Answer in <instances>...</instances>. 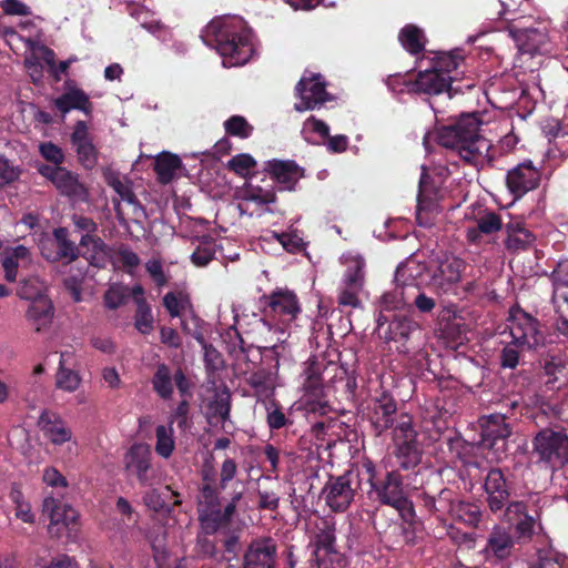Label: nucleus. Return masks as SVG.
Masks as SVG:
<instances>
[{
	"instance_id": "f257e3e1",
	"label": "nucleus",
	"mask_w": 568,
	"mask_h": 568,
	"mask_svg": "<svg viewBox=\"0 0 568 568\" xmlns=\"http://www.w3.org/2000/svg\"><path fill=\"white\" fill-rule=\"evenodd\" d=\"M483 120L478 113H462L449 123L435 129L438 145L450 151L464 164L477 168L490 143L480 133Z\"/></svg>"
},
{
	"instance_id": "f03ea898",
	"label": "nucleus",
	"mask_w": 568,
	"mask_h": 568,
	"mask_svg": "<svg viewBox=\"0 0 568 568\" xmlns=\"http://www.w3.org/2000/svg\"><path fill=\"white\" fill-rule=\"evenodd\" d=\"M202 39L206 45L215 48L227 68L245 64L254 52L252 33L240 21L213 20Z\"/></svg>"
},
{
	"instance_id": "7ed1b4c3",
	"label": "nucleus",
	"mask_w": 568,
	"mask_h": 568,
	"mask_svg": "<svg viewBox=\"0 0 568 568\" xmlns=\"http://www.w3.org/2000/svg\"><path fill=\"white\" fill-rule=\"evenodd\" d=\"M362 470L364 479L369 483V497L373 500L393 507L398 511L399 517H412L414 504L408 498L403 476L397 470H386L382 474L369 459L362 463Z\"/></svg>"
},
{
	"instance_id": "20e7f679",
	"label": "nucleus",
	"mask_w": 568,
	"mask_h": 568,
	"mask_svg": "<svg viewBox=\"0 0 568 568\" xmlns=\"http://www.w3.org/2000/svg\"><path fill=\"white\" fill-rule=\"evenodd\" d=\"M531 446V456L541 467L556 471L568 465V434L564 429H540Z\"/></svg>"
},
{
	"instance_id": "39448f33",
	"label": "nucleus",
	"mask_w": 568,
	"mask_h": 568,
	"mask_svg": "<svg viewBox=\"0 0 568 568\" xmlns=\"http://www.w3.org/2000/svg\"><path fill=\"white\" fill-rule=\"evenodd\" d=\"M363 479L362 466L352 467L342 475H329L321 496L333 513H344L354 501Z\"/></svg>"
},
{
	"instance_id": "423d86ee",
	"label": "nucleus",
	"mask_w": 568,
	"mask_h": 568,
	"mask_svg": "<svg viewBox=\"0 0 568 568\" xmlns=\"http://www.w3.org/2000/svg\"><path fill=\"white\" fill-rule=\"evenodd\" d=\"M395 456L404 470L414 469L422 459L423 449L409 415H403L394 428Z\"/></svg>"
},
{
	"instance_id": "0eeeda50",
	"label": "nucleus",
	"mask_w": 568,
	"mask_h": 568,
	"mask_svg": "<svg viewBox=\"0 0 568 568\" xmlns=\"http://www.w3.org/2000/svg\"><path fill=\"white\" fill-rule=\"evenodd\" d=\"M376 322L379 331L387 324L385 339L393 342L398 353L407 354L413 339L420 334L419 324L410 315L399 313L387 316L379 313Z\"/></svg>"
},
{
	"instance_id": "6e6552de",
	"label": "nucleus",
	"mask_w": 568,
	"mask_h": 568,
	"mask_svg": "<svg viewBox=\"0 0 568 568\" xmlns=\"http://www.w3.org/2000/svg\"><path fill=\"white\" fill-rule=\"evenodd\" d=\"M266 318L284 325L293 322L302 312L297 295L287 288H276L260 298Z\"/></svg>"
},
{
	"instance_id": "1a4fd4ad",
	"label": "nucleus",
	"mask_w": 568,
	"mask_h": 568,
	"mask_svg": "<svg viewBox=\"0 0 568 568\" xmlns=\"http://www.w3.org/2000/svg\"><path fill=\"white\" fill-rule=\"evenodd\" d=\"M503 414H490L479 418L480 444L483 448L493 450L497 459L506 456L508 438L513 434V427Z\"/></svg>"
},
{
	"instance_id": "9d476101",
	"label": "nucleus",
	"mask_w": 568,
	"mask_h": 568,
	"mask_svg": "<svg viewBox=\"0 0 568 568\" xmlns=\"http://www.w3.org/2000/svg\"><path fill=\"white\" fill-rule=\"evenodd\" d=\"M510 335L515 343L528 349L545 345L546 336L540 322L520 307L511 308L509 315Z\"/></svg>"
},
{
	"instance_id": "9b49d317",
	"label": "nucleus",
	"mask_w": 568,
	"mask_h": 568,
	"mask_svg": "<svg viewBox=\"0 0 568 568\" xmlns=\"http://www.w3.org/2000/svg\"><path fill=\"white\" fill-rule=\"evenodd\" d=\"M404 414L398 415L397 402L388 390H382L372 397L367 406V416L376 436L395 428Z\"/></svg>"
},
{
	"instance_id": "f8f14e48",
	"label": "nucleus",
	"mask_w": 568,
	"mask_h": 568,
	"mask_svg": "<svg viewBox=\"0 0 568 568\" xmlns=\"http://www.w3.org/2000/svg\"><path fill=\"white\" fill-rule=\"evenodd\" d=\"M154 393L163 400L172 398L174 385L181 397H191L192 382L187 378L182 368H178L174 373L165 363L156 365L155 372L151 378Z\"/></svg>"
},
{
	"instance_id": "ddd939ff",
	"label": "nucleus",
	"mask_w": 568,
	"mask_h": 568,
	"mask_svg": "<svg viewBox=\"0 0 568 568\" xmlns=\"http://www.w3.org/2000/svg\"><path fill=\"white\" fill-rule=\"evenodd\" d=\"M497 518L514 528V536L518 542H528L536 534L539 514H529L528 505L525 500H515L509 504Z\"/></svg>"
},
{
	"instance_id": "4468645a",
	"label": "nucleus",
	"mask_w": 568,
	"mask_h": 568,
	"mask_svg": "<svg viewBox=\"0 0 568 568\" xmlns=\"http://www.w3.org/2000/svg\"><path fill=\"white\" fill-rule=\"evenodd\" d=\"M484 491L487 507L496 517L515 501L511 499V483L508 481L505 471L500 468H489L484 480Z\"/></svg>"
},
{
	"instance_id": "2eb2a0df",
	"label": "nucleus",
	"mask_w": 568,
	"mask_h": 568,
	"mask_svg": "<svg viewBox=\"0 0 568 568\" xmlns=\"http://www.w3.org/2000/svg\"><path fill=\"white\" fill-rule=\"evenodd\" d=\"M456 75H443L433 68L419 71L414 81L409 82V93H423L428 95H438L444 92L453 98L456 94L464 93L463 87L455 84Z\"/></svg>"
},
{
	"instance_id": "dca6fc26",
	"label": "nucleus",
	"mask_w": 568,
	"mask_h": 568,
	"mask_svg": "<svg viewBox=\"0 0 568 568\" xmlns=\"http://www.w3.org/2000/svg\"><path fill=\"white\" fill-rule=\"evenodd\" d=\"M295 97L300 99V102L294 104L297 112L320 109L331 100L326 83L320 73H312L310 77L304 74L295 85Z\"/></svg>"
},
{
	"instance_id": "f3484780",
	"label": "nucleus",
	"mask_w": 568,
	"mask_h": 568,
	"mask_svg": "<svg viewBox=\"0 0 568 568\" xmlns=\"http://www.w3.org/2000/svg\"><path fill=\"white\" fill-rule=\"evenodd\" d=\"M37 170L40 175L54 185L61 195L77 201L87 199L88 192L83 183L80 182L79 174L64 166H50L43 163L39 164Z\"/></svg>"
},
{
	"instance_id": "a211bd4d",
	"label": "nucleus",
	"mask_w": 568,
	"mask_h": 568,
	"mask_svg": "<svg viewBox=\"0 0 568 568\" xmlns=\"http://www.w3.org/2000/svg\"><path fill=\"white\" fill-rule=\"evenodd\" d=\"M70 232L64 226H59L52 231V240L42 241L40 251L42 257L50 263L64 262L67 264L74 262L80 256V245H77L69 239Z\"/></svg>"
},
{
	"instance_id": "6ab92c4d",
	"label": "nucleus",
	"mask_w": 568,
	"mask_h": 568,
	"mask_svg": "<svg viewBox=\"0 0 568 568\" xmlns=\"http://www.w3.org/2000/svg\"><path fill=\"white\" fill-rule=\"evenodd\" d=\"M151 459L152 454L149 446L133 444L123 459L126 475L135 477L141 486H151L154 479Z\"/></svg>"
},
{
	"instance_id": "aec40b11",
	"label": "nucleus",
	"mask_w": 568,
	"mask_h": 568,
	"mask_svg": "<svg viewBox=\"0 0 568 568\" xmlns=\"http://www.w3.org/2000/svg\"><path fill=\"white\" fill-rule=\"evenodd\" d=\"M242 568H277V542L271 537H258L246 547Z\"/></svg>"
},
{
	"instance_id": "412c9836",
	"label": "nucleus",
	"mask_w": 568,
	"mask_h": 568,
	"mask_svg": "<svg viewBox=\"0 0 568 568\" xmlns=\"http://www.w3.org/2000/svg\"><path fill=\"white\" fill-rule=\"evenodd\" d=\"M465 268L466 263L460 257L446 255L438 258L435 268L432 271L430 284L436 290L446 293L460 282Z\"/></svg>"
},
{
	"instance_id": "4be33fe9",
	"label": "nucleus",
	"mask_w": 568,
	"mask_h": 568,
	"mask_svg": "<svg viewBox=\"0 0 568 568\" xmlns=\"http://www.w3.org/2000/svg\"><path fill=\"white\" fill-rule=\"evenodd\" d=\"M70 142L74 148L79 163L84 169L92 170L98 164L99 150L93 144V138L85 121L78 120L74 123Z\"/></svg>"
},
{
	"instance_id": "5701e85b",
	"label": "nucleus",
	"mask_w": 568,
	"mask_h": 568,
	"mask_svg": "<svg viewBox=\"0 0 568 568\" xmlns=\"http://www.w3.org/2000/svg\"><path fill=\"white\" fill-rule=\"evenodd\" d=\"M53 105L62 118L72 110L80 111L89 118L93 112V103L90 101L89 94L83 89L77 87L73 80L64 82V91L53 100Z\"/></svg>"
},
{
	"instance_id": "b1692460",
	"label": "nucleus",
	"mask_w": 568,
	"mask_h": 568,
	"mask_svg": "<svg viewBox=\"0 0 568 568\" xmlns=\"http://www.w3.org/2000/svg\"><path fill=\"white\" fill-rule=\"evenodd\" d=\"M539 181L540 173L530 161L520 163L509 170L506 176V185L516 199L536 189Z\"/></svg>"
},
{
	"instance_id": "393cba45",
	"label": "nucleus",
	"mask_w": 568,
	"mask_h": 568,
	"mask_svg": "<svg viewBox=\"0 0 568 568\" xmlns=\"http://www.w3.org/2000/svg\"><path fill=\"white\" fill-rule=\"evenodd\" d=\"M265 171L280 184V191H293L304 176V169L293 160H271L265 163Z\"/></svg>"
},
{
	"instance_id": "a878e982",
	"label": "nucleus",
	"mask_w": 568,
	"mask_h": 568,
	"mask_svg": "<svg viewBox=\"0 0 568 568\" xmlns=\"http://www.w3.org/2000/svg\"><path fill=\"white\" fill-rule=\"evenodd\" d=\"M515 547V537L505 528L495 525L489 532L483 554L487 560L501 561L509 558Z\"/></svg>"
},
{
	"instance_id": "bb28decb",
	"label": "nucleus",
	"mask_w": 568,
	"mask_h": 568,
	"mask_svg": "<svg viewBox=\"0 0 568 568\" xmlns=\"http://www.w3.org/2000/svg\"><path fill=\"white\" fill-rule=\"evenodd\" d=\"M507 234L504 241L505 247L510 253L527 251L532 247L536 236L530 232L521 221L510 220L505 224Z\"/></svg>"
},
{
	"instance_id": "cd10ccee",
	"label": "nucleus",
	"mask_w": 568,
	"mask_h": 568,
	"mask_svg": "<svg viewBox=\"0 0 568 568\" xmlns=\"http://www.w3.org/2000/svg\"><path fill=\"white\" fill-rule=\"evenodd\" d=\"M39 426L44 436L54 445H62L72 437L71 429L65 426L62 418L50 410H43L39 417Z\"/></svg>"
},
{
	"instance_id": "c85d7f7f",
	"label": "nucleus",
	"mask_w": 568,
	"mask_h": 568,
	"mask_svg": "<svg viewBox=\"0 0 568 568\" xmlns=\"http://www.w3.org/2000/svg\"><path fill=\"white\" fill-rule=\"evenodd\" d=\"M192 321L195 328H189L185 321L182 323V329L185 334L191 335L204 349V362L209 369L216 371L223 365V358L220 352H217L212 345L206 343L202 331L203 321L199 316H193Z\"/></svg>"
},
{
	"instance_id": "c756f323",
	"label": "nucleus",
	"mask_w": 568,
	"mask_h": 568,
	"mask_svg": "<svg viewBox=\"0 0 568 568\" xmlns=\"http://www.w3.org/2000/svg\"><path fill=\"white\" fill-rule=\"evenodd\" d=\"M81 248H85L84 252H80L91 266L97 268H104L108 263L110 247L105 242L99 237H90L89 235H82L79 243Z\"/></svg>"
},
{
	"instance_id": "7c9ffc66",
	"label": "nucleus",
	"mask_w": 568,
	"mask_h": 568,
	"mask_svg": "<svg viewBox=\"0 0 568 568\" xmlns=\"http://www.w3.org/2000/svg\"><path fill=\"white\" fill-rule=\"evenodd\" d=\"M505 227L499 214L485 211L476 219V226L468 227L466 239L469 243H480L483 235H491Z\"/></svg>"
},
{
	"instance_id": "2f4dec72",
	"label": "nucleus",
	"mask_w": 568,
	"mask_h": 568,
	"mask_svg": "<svg viewBox=\"0 0 568 568\" xmlns=\"http://www.w3.org/2000/svg\"><path fill=\"white\" fill-rule=\"evenodd\" d=\"M2 267L4 270V278L12 283L17 280V271L20 265H27L31 262V254L24 245L7 247L2 254Z\"/></svg>"
},
{
	"instance_id": "473e14b6",
	"label": "nucleus",
	"mask_w": 568,
	"mask_h": 568,
	"mask_svg": "<svg viewBox=\"0 0 568 568\" xmlns=\"http://www.w3.org/2000/svg\"><path fill=\"white\" fill-rule=\"evenodd\" d=\"M437 195L436 190H428L425 179H420L418 203L416 206V222L419 226L429 227L434 223V199Z\"/></svg>"
},
{
	"instance_id": "72a5a7b5",
	"label": "nucleus",
	"mask_w": 568,
	"mask_h": 568,
	"mask_svg": "<svg viewBox=\"0 0 568 568\" xmlns=\"http://www.w3.org/2000/svg\"><path fill=\"white\" fill-rule=\"evenodd\" d=\"M54 315V307L48 296H38L34 298L27 311V317L36 326V331L40 332L42 327L48 326Z\"/></svg>"
},
{
	"instance_id": "f704fd0d",
	"label": "nucleus",
	"mask_w": 568,
	"mask_h": 568,
	"mask_svg": "<svg viewBox=\"0 0 568 568\" xmlns=\"http://www.w3.org/2000/svg\"><path fill=\"white\" fill-rule=\"evenodd\" d=\"M182 168V160L179 155L170 152H161L153 163V170L161 184H169L173 181L176 172Z\"/></svg>"
},
{
	"instance_id": "c9c22d12",
	"label": "nucleus",
	"mask_w": 568,
	"mask_h": 568,
	"mask_svg": "<svg viewBox=\"0 0 568 568\" xmlns=\"http://www.w3.org/2000/svg\"><path fill=\"white\" fill-rule=\"evenodd\" d=\"M69 505L53 497H47L43 500V513L48 515L50 524L48 531L51 537L60 538L63 536V521Z\"/></svg>"
},
{
	"instance_id": "e433bc0d",
	"label": "nucleus",
	"mask_w": 568,
	"mask_h": 568,
	"mask_svg": "<svg viewBox=\"0 0 568 568\" xmlns=\"http://www.w3.org/2000/svg\"><path fill=\"white\" fill-rule=\"evenodd\" d=\"M427 270L426 264L419 263L414 258H408L399 264L395 272V282L397 286H417L418 280Z\"/></svg>"
},
{
	"instance_id": "4c0bfd02",
	"label": "nucleus",
	"mask_w": 568,
	"mask_h": 568,
	"mask_svg": "<svg viewBox=\"0 0 568 568\" xmlns=\"http://www.w3.org/2000/svg\"><path fill=\"white\" fill-rule=\"evenodd\" d=\"M336 528L333 519L321 518L315 526L310 546L313 549L336 547Z\"/></svg>"
},
{
	"instance_id": "58836bf2",
	"label": "nucleus",
	"mask_w": 568,
	"mask_h": 568,
	"mask_svg": "<svg viewBox=\"0 0 568 568\" xmlns=\"http://www.w3.org/2000/svg\"><path fill=\"white\" fill-rule=\"evenodd\" d=\"M70 355L69 352H63L60 355L59 367L55 374V386L64 392L73 393L79 388L81 377L78 372L65 366Z\"/></svg>"
},
{
	"instance_id": "ea45409f",
	"label": "nucleus",
	"mask_w": 568,
	"mask_h": 568,
	"mask_svg": "<svg viewBox=\"0 0 568 568\" xmlns=\"http://www.w3.org/2000/svg\"><path fill=\"white\" fill-rule=\"evenodd\" d=\"M464 60L465 58L460 49H455L449 52L439 51L435 53L430 68L445 77L453 75L452 73L457 71L460 64L464 63Z\"/></svg>"
},
{
	"instance_id": "a19ab883",
	"label": "nucleus",
	"mask_w": 568,
	"mask_h": 568,
	"mask_svg": "<svg viewBox=\"0 0 568 568\" xmlns=\"http://www.w3.org/2000/svg\"><path fill=\"white\" fill-rule=\"evenodd\" d=\"M398 39L403 48L412 55H417L425 49L426 38L424 31L415 24H406L402 28Z\"/></svg>"
},
{
	"instance_id": "79ce46f5",
	"label": "nucleus",
	"mask_w": 568,
	"mask_h": 568,
	"mask_svg": "<svg viewBox=\"0 0 568 568\" xmlns=\"http://www.w3.org/2000/svg\"><path fill=\"white\" fill-rule=\"evenodd\" d=\"M345 564L344 555L336 548L313 549L308 568H342Z\"/></svg>"
},
{
	"instance_id": "37998d69",
	"label": "nucleus",
	"mask_w": 568,
	"mask_h": 568,
	"mask_svg": "<svg viewBox=\"0 0 568 568\" xmlns=\"http://www.w3.org/2000/svg\"><path fill=\"white\" fill-rule=\"evenodd\" d=\"M484 516L481 507L471 501L458 499L452 517L471 528H477Z\"/></svg>"
},
{
	"instance_id": "c03bdc74",
	"label": "nucleus",
	"mask_w": 568,
	"mask_h": 568,
	"mask_svg": "<svg viewBox=\"0 0 568 568\" xmlns=\"http://www.w3.org/2000/svg\"><path fill=\"white\" fill-rule=\"evenodd\" d=\"M202 528L209 535L223 532L230 525V520L223 516L222 509L219 507L210 509H199Z\"/></svg>"
},
{
	"instance_id": "a18cd8bd",
	"label": "nucleus",
	"mask_w": 568,
	"mask_h": 568,
	"mask_svg": "<svg viewBox=\"0 0 568 568\" xmlns=\"http://www.w3.org/2000/svg\"><path fill=\"white\" fill-rule=\"evenodd\" d=\"M247 384L254 390V396L258 400H265L274 393V383L271 373L265 369L253 372L247 378Z\"/></svg>"
},
{
	"instance_id": "49530a36",
	"label": "nucleus",
	"mask_w": 568,
	"mask_h": 568,
	"mask_svg": "<svg viewBox=\"0 0 568 568\" xmlns=\"http://www.w3.org/2000/svg\"><path fill=\"white\" fill-rule=\"evenodd\" d=\"M133 325L142 335H149L154 329V317L151 305L148 303L146 298L136 301Z\"/></svg>"
},
{
	"instance_id": "de8ad7c7",
	"label": "nucleus",
	"mask_w": 568,
	"mask_h": 568,
	"mask_svg": "<svg viewBox=\"0 0 568 568\" xmlns=\"http://www.w3.org/2000/svg\"><path fill=\"white\" fill-rule=\"evenodd\" d=\"M231 407V393L226 387L217 392L207 406L211 416L220 418L223 424L230 419Z\"/></svg>"
},
{
	"instance_id": "09e8293b",
	"label": "nucleus",
	"mask_w": 568,
	"mask_h": 568,
	"mask_svg": "<svg viewBox=\"0 0 568 568\" xmlns=\"http://www.w3.org/2000/svg\"><path fill=\"white\" fill-rule=\"evenodd\" d=\"M365 261L361 256L353 257L348 261L346 271L343 276V284L355 288L364 287Z\"/></svg>"
},
{
	"instance_id": "8fccbe9b",
	"label": "nucleus",
	"mask_w": 568,
	"mask_h": 568,
	"mask_svg": "<svg viewBox=\"0 0 568 568\" xmlns=\"http://www.w3.org/2000/svg\"><path fill=\"white\" fill-rule=\"evenodd\" d=\"M163 306L171 317H181L182 312L191 307V300L185 292H168L163 297Z\"/></svg>"
},
{
	"instance_id": "3c124183",
	"label": "nucleus",
	"mask_w": 568,
	"mask_h": 568,
	"mask_svg": "<svg viewBox=\"0 0 568 568\" xmlns=\"http://www.w3.org/2000/svg\"><path fill=\"white\" fill-rule=\"evenodd\" d=\"M155 452L159 456L163 458H169L175 447L174 439H173V428L171 425L164 426L159 425L155 428Z\"/></svg>"
},
{
	"instance_id": "603ef678",
	"label": "nucleus",
	"mask_w": 568,
	"mask_h": 568,
	"mask_svg": "<svg viewBox=\"0 0 568 568\" xmlns=\"http://www.w3.org/2000/svg\"><path fill=\"white\" fill-rule=\"evenodd\" d=\"M130 298V287L121 284H112L103 295L104 305L109 310H118L125 305Z\"/></svg>"
},
{
	"instance_id": "864d4df0",
	"label": "nucleus",
	"mask_w": 568,
	"mask_h": 568,
	"mask_svg": "<svg viewBox=\"0 0 568 568\" xmlns=\"http://www.w3.org/2000/svg\"><path fill=\"white\" fill-rule=\"evenodd\" d=\"M266 424L271 430H278L292 425L293 420L286 416L284 408L273 400L266 405Z\"/></svg>"
},
{
	"instance_id": "5fc2aeb1",
	"label": "nucleus",
	"mask_w": 568,
	"mask_h": 568,
	"mask_svg": "<svg viewBox=\"0 0 568 568\" xmlns=\"http://www.w3.org/2000/svg\"><path fill=\"white\" fill-rule=\"evenodd\" d=\"M244 199L260 205H265L275 203L277 197L274 187L264 189L248 183L244 189Z\"/></svg>"
},
{
	"instance_id": "6e6d98bb",
	"label": "nucleus",
	"mask_w": 568,
	"mask_h": 568,
	"mask_svg": "<svg viewBox=\"0 0 568 568\" xmlns=\"http://www.w3.org/2000/svg\"><path fill=\"white\" fill-rule=\"evenodd\" d=\"M106 183L114 190V192L121 197L122 201L141 207L140 202L134 194L129 181H122L119 175L112 174L108 176Z\"/></svg>"
},
{
	"instance_id": "4d7b16f0",
	"label": "nucleus",
	"mask_w": 568,
	"mask_h": 568,
	"mask_svg": "<svg viewBox=\"0 0 568 568\" xmlns=\"http://www.w3.org/2000/svg\"><path fill=\"white\" fill-rule=\"evenodd\" d=\"M224 130L229 135L247 139L252 135L254 128L244 116L232 115L224 122Z\"/></svg>"
},
{
	"instance_id": "13d9d810",
	"label": "nucleus",
	"mask_w": 568,
	"mask_h": 568,
	"mask_svg": "<svg viewBox=\"0 0 568 568\" xmlns=\"http://www.w3.org/2000/svg\"><path fill=\"white\" fill-rule=\"evenodd\" d=\"M402 524L395 525L394 529L398 530L399 535L403 538V542L407 546H415L417 544V526L416 521V511L413 507V513L410 518L400 517Z\"/></svg>"
},
{
	"instance_id": "bf43d9fd",
	"label": "nucleus",
	"mask_w": 568,
	"mask_h": 568,
	"mask_svg": "<svg viewBox=\"0 0 568 568\" xmlns=\"http://www.w3.org/2000/svg\"><path fill=\"white\" fill-rule=\"evenodd\" d=\"M226 166L230 171L234 172L236 175L246 178L248 174V171L256 166V161L251 154L241 153V154L234 155L231 160H229Z\"/></svg>"
},
{
	"instance_id": "052dcab7",
	"label": "nucleus",
	"mask_w": 568,
	"mask_h": 568,
	"mask_svg": "<svg viewBox=\"0 0 568 568\" xmlns=\"http://www.w3.org/2000/svg\"><path fill=\"white\" fill-rule=\"evenodd\" d=\"M457 503V494L453 489L443 488L436 496L437 516L439 517L445 514L452 516Z\"/></svg>"
},
{
	"instance_id": "680f3d73",
	"label": "nucleus",
	"mask_w": 568,
	"mask_h": 568,
	"mask_svg": "<svg viewBox=\"0 0 568 568\" xmlns=\"http://www.w3.org/2000/svg\"><path fill=\"white\" fill-rule=\"evenodd\" d=\"M39 153L47 162L52 163V166H62L65 160L63 150L51 141L40 143Z\"/></svg>"
},
{
	"instance_id": "e2e57ef3",
	"label": "nucleus",
	"mask_w": 568,
	"mask_h": 568,
	"mask_svg": "<svg viewBox=\"0 0 568 568\" xmlns=\"http://www.w3.org/2000/svg\"><path fill=\"white\" fill-rule=\"evenodd\" d=\"M565 560V557L550 550H539L537 561L530 568H562Z\"/></svg>"
},
{
	"instance_id": "0e129e2a",
	"label": "nucleus",
	"mask_w": 568,
	"mask_h": 568,
	"mask_svg": "<svg viewBox=\"0 0 568 568\" xmlns=\"http://www.w3.org/2000/svg\"><path fill=\"white\" fill-rule=\"evenodd\" d=\"M190 397H182V400L178 404L175 409L172 412L169 418V425H173L176 422L178 427L181 429L186 428L187 417L190 412Z\"/></svg>"
},
{
	"instance_id": "69168bd1",
	"label": "nucleus",
	"mask_w": 568,
	"mask_h": 568,
	"mask_svg": "<svg viewBox=\"0 0 568 568\" xmlns=\"http://www.w3.org/2000/svg\"><path fill=\"white\" fill-rule=\"evenodd\" d=\"M405 305L403 292H398L397 290L393 292H386L383 294L381 298V312L385 314V312L397 311L400 310Z\"/></svg>"
},
{
	"instance_id": "338daca9",
	"label": "nucleus",
	"mask_w": 568,
	"mask_h": 568,
	"mask_svg": "<svg viewBox=\"0 0 568 568\" xmlns=\"http://www.w3.org/2000/svg\"><path fill=\"white\" fill-rule=\"evenodd\" d=\"M341 288L337 302L339 306H349L353 308L361 306V300L358 297L359 292L363 288H355L349 285H345Z\"/></svg>"
},
{
	"instance_id": "774afa93",
	"label": "nucleus",
	"mask_w": 568,
	"mask_h": 568,
	"mask_svg": "<svg viewBox=\"0 0 568 568\" xmlns=\"http://www.w3.org/2000/svg\"><path fill=\"white\" fill-rule=\"evenodd\" d=\"M215 257V248L214 244L211 242L204 246H197V248L192 253L191 261L194 265L199 267L206 266Z\"/></svg>"
}]
</instances>
